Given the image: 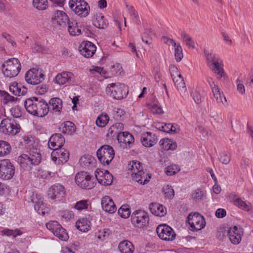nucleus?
Instances as JSON below:
<instances>
[{
    "mask_svg": "<svg viewBox=\"0 0 253 253\" xmlns=\"http://www.w3.org/2000/svg\"><path fill=\"white\" fill-rule=\"evenodd\" d=\"M2 72L5 77L11 78L17 76L21 69L19 60L15 58L6 60L2 64Z\"/></svg>",
    "mask_w": 253,
    "mask_h": 253,
    "instance_id": "f257e3e1",
    "label": "nucleus"
},
{
    "mask_svg": "<svg viewBox=\"0 0 253 253\" xmlns=\"http://www.w3.org/2000/svg\"><path fill=\"white\" fill-rule=\"evenodd\" d=\"M76 184L81 188L91 189L96 185V179L87 172L81 171L75 176Z\"/></svg>",
    "mask_w": 253,
    "mask_h": 253,
    "instance_id": "f03ea898",
    "label": "nucleus"
},
{
    "mask_svg": "<svg viewBox=\"0 0 253 253\" xmlns=\"http://www.w3.org/2000/svg\"><path fill=\"white\" fill-rule=\"evenodd\" d=\"M96 155L102 165L108 166L114 158L115 151L110 145H104L98 149Z\"/></svg>",
    "mask_w": 253,
    "mask_h": 253,
    "instance_id": "7ed1b4c3",
    "label": "nucleus"
},
{
    "mask_svg": "<svg viewBox=\"0 0 253 253\" xmlns=\"http://www.w3.org/2000/svg\"><path fill=\"white\" fill-rule=\"evenodd\" d=\"M69 4L71 9L81 17H85L89 14L90 7L84 0H70Z\"/></svg>",
    "mask_w": 253,
    "mask_h": 253,
    "instance_id": "20e7f679",
    "label": "nucleus"
},
{
    "mask_svg": "<svg viewBox=\"0 0 253 253\" xmlns=\"http://www.w3.org/2000/svg\"><path fill=\"white\" fill-rule=\"evenodd\" d=\"M132 224L138 228H142L147 226L149 221V217L147 212L142 210H136L131 215Z\"/></svg>",
    "mask_w": 253,
    "mask_h": 253,
    "instance_id": "39448f33",
    "label": "nucleus"
},
{
    "mask_svg": "<svg viewBox=\"0 0 253 253\" xmlns=\"http://www.w3.org/2000/svg\"><path fill=\"white\" fill-rule=\"evenodd\" d=\"M0 129L4 134L14 135L20 131V126L14 119L6 118L1 122Z\"/></svg>",
    "mask_w": 253,
    "mask_h": 253,
    "instance_id": "423d86ee",
    "label": "nucleus"
},
{
    "mask_svg": "<svg viewBox=\"0 0 253 253\" xmlns=\"http://www.w3.org/2000/svg\"><path fill=\"white\" fill-rule=\"evenodd\" d=\"M15 168L8 159L0 161V178L3 180L10 179L14 175Z\"/></svg>",
    "mask_w": 253,
    "mask_h": 253,
    "instance_id": "0eeeda50",
    "label": "nucleus"
},
{
    "mask_svg": "<svg viewBox=\"0 0 253 253\" xmlns=\"http://www.w3.org/2000/svg\"><path fill=\"white\" fill-rule=\"evenodd\" d=\"M187 221L191 228V230L193 231L201 230L206 225L203 216L198 212H195L193 214H189L187 217Z\"/></svg>",
    "mask_w": 253,
    "mask_h": 253,
    "instance_id": "6e6552de",
    "label": "nucleus"
},
{
    "mask_svg": "<svg viewBox=\"0 0 253 253\" xmlns=\"http://www.w3.org/2000/svg\"><path fill=\"white\" fill-rule=\"evenodd\" d=\"M46 228L62 241H66L69 238L66 230L56 221H50L46 223Z\"/></svg>",
    "mask_w": 253,
    "mask_h": 253,
    "instance_id": "1a4fd4ad",
    "label": "nucleus"
},
{
    "mask_svg": "<svg viewBox=\"0 0 253 253\" xmlns=\"http://www.w3.org/2000/svg\"><path fill=\"white\" fill-rule=\"evenodd\" d=\"M44 74L41 70L37 68H33L28 70L25 74L26 81L29 84H38L44 80Z\"/></svg>",
    "mask_w": 253,
    "mask_h": 253,
    "instance_id": "9d476101",
    "label": "nucleus"
},
{
    "mask_svg": "<svg viewBox=\"0 0 253 253\" xmlns=\"http://www.w3.org/2000/svg\"><path fill=\"white\" fill-rule=\"evenodd\" d=\"M114 88L112 90L111 95L114 99L121 100L126 97L128 93V87L124 84L112 83L107 85V88Z\"/></svg>",
    "mask_w": 253,
    "mask_h": 253,
    "instance_id": "9b49d317",
    "label": "nucleus"
},
{
    "mask_svg": "<svg viewBox=\"0 0 253 253\" xmlns=\"http://www.w3.org/2000/svg\"><path fill=\"white\" fill-rule=\"evenodd\" d=\"M156 231L159 237L163 240L173 241L176 237L173 229L167 224L159 225Z\"/></svg>",
    "mask_w": 253,
    "mask_h": 253,
    "instance_id": "f8f14e48",
    "label": "nucleus"
},
{
    "mask_svg": "<svg viewBox=\"0 0 253 253\" xmlns=\"http://www.w3.org/2000/svg\"><path fill=\"white\" fill-rule=\"evenodd\" d=\"M65 191L64 186L60 184H55L48 190V198L54 201H60L64 197Z\"/></svg>",
    "mask_w": 253,
    "mask_h": 253,
    "instance_id": "ddd939ff",
    "label": "nucleus"
},
{
    "mask_svg": "<svg viewBox=\"0 0 253 253\" xmlns=\"http://www.w3.org/2000/svg\"><path fill=\"white\" fill-rule=\"evenodd\" d=\"M95 179L99 183L104 185H110L113 182V176L108 170L97 169L95 172Z\"/></svg>",
    "mask_w": 253,
    "mask_h": 253,
    "instance_id": "4468645a",
    "label": "nucleus"
},
{
    "mask_svg": "<svg viewBox=\"0 0 253 253\" xmlns=\"http://www.w3.org/2000/svg\"><path fill=\"white\" fill-rule=\"evenodd\" d=\"M243 233V228L237 226L231 227L228 230L229 240L234 245H238L241 242Z\"/></svg>",
    "mask_w": 253,
    "mask_h": 253,
    "instance_id": "2eb2a0df",
    "label": "nucleus"
},
{
    "mask_svg": "<svg viewBox=\"0 0 253 253\" xmlns=\"http://www.w3.org/2000/svg\"><path fill=\"white\" fill-rule=\"evenodd\" d=\"M81 54L86 58L92 57L96 50L95 45L90 42L84 41L79 47Z\"/></svg>",
    "mask_w": 253,
    "mask_h": 253,
    "instance_id": "dca6fc26",
    "label": "nucleus"
},
{
    "mask_svg": "<svg viewBox=\"0 0 253 253\" xmlns=\"http://www.w3.org/2000/svg\"><path fill=\"white\" fill-rule=\"evenodd\" d=\"M40 97H32L26 99L24 101V106L27 111L30 114L35 116L38 114L37 107L40 100Z\"/></svg>",
    "mask_w": 253,
    "mask_h": 253,
    "instance_id": "f3484780",
    "label": "nucleus"
},
{
    "mask_svg": "<svg viewBox=\"0 0 253 253\" xmlns=\"http://www.w3.org/2000/svg\"><path fill=\"white\" fill-rule=\"evenodd\" d=\"M65 143V138L60 133H55L49 138L48 142L49 148L53 150L62 148Z\"/></svg>",
    "mask_w": 253,
    "mask_h": 253,
    "instance_id": "a211bd4d",
    "label": "nucleus"
},
{
    "mask_svg": "<svg viewBox=\"0 0 253 253\" xmlns=\"http://www.w3.org/2000/svg\"><path fill=\"white\" fill-rule=\"evenodd\" d=\"M140 141L144 146L151 147L156 144L158 138L156 135H153L151 132H147L142 134Z\"/></svg>",
    "mask_w": 253,
    "mask_h": 253,
    "instance_id": "6ab92c4d",
    "label": "nucleus"
},
{
    "mask_svg": "<svg viewBox=\"0 0 253 253\" xmlns=\"http://www.w3.org/2000/svg\"><path fill=\"white\" fill-rule=\"evenodd\" d=\"M68 25V32L71 36H79L82 34L81 25L74 19H72L66 24Z\"/></svg>",
    "mask_w": 253,
    "mask_h": 253,
    "instance_id": "aec40b11",
    "label": "nucleus"
},
{
    "mask_svg": "<svg viewBox=\"0 0 253 253\" xmlns=\"http://www.w3.org/2000/svg\"><path fill=\"white\" fill-rule=\"evenodd\" d=\"M132 178L140 184L143 185L147 183L151 178V175L149 174H145L143 170H138L132 174Z\"/></svg>",
    "mask_w": 253,
    "mask_h": 253,
    "instance_id": "412c9836",
    "label": "nucleus"
},
{
    "mask_svg": "<svg viewBox=\"0 0 253 253\" xmlns=\"http://www.w3.org/2000/svg\"><path fill=\"white\" fill-rule=\"evenodd\" d=\"M150 210L152 214L156 216H164L167 213L166 208L160 204L151 203L149 206Z\"/></svg>",
    "mask_w": 253,
    "mask_h": 253,
    "instance_id": "4be33fe9",
    "label": "nucleus"
},
{
    "mask_svg": "<svg viewBox=\"0 0 253 253\" xmlns=\"http://www.w3.org/2000/svg\"><path fill=\"white\" fill-rule=\"evenodd\" d=\"M37 108V113L38 114H35V116L38 117H43L45 116L49 111L48 104L43 99L41 98H40Z\"/></svg>",
    "mask_w": 253,
    "mask_h": 253,
    "instance_id": "5701e85b",
    "label": "nucleus"
},
{
    "mask_svg": "<svg viewBox=\"0 0 253 253\" xmlns=\"http://www.w3.org/2000/svg\"><path fill=\"white\" fill-rule=\"evenodd\" d=\"M211 88L213 96L216 99L217 102L223 105L227 104L226 97L224 96L223 92L218 87V85L214 84V86H212V84H211Z\"/></svg>",
    "mask_w": 253,
    "mask_h": 253,
    "instance_id": "b1692460",
    "label": "nucleus"
},
{
    "mask_svg": "<svg viewBox=\"0 0 253 253\" xmlns=\"http://www.w3.org/2000/svg\"><path fill=\"white\" fill-rule=\"evenodd\" d=\"M117 139L119 143L128 145L133 143L134 141L133 135L127 131L117 133Z\"/></svg>",
    "mask_w": 253,
    "mask_h": 253,
    "instance_id": "393cba45",
    "label": "nucleus"
},
{
    "mask_svg": "<svg viewBox=\"0 0 253 253\" xmlns=\"http://www.w3.org/2000/svg\"><path fill=\"white\" fill-rule=\"evenodd\" d=\"M52 19L56 21L60 25H62V24L66 25L68 21L71 20L65 12L60 10H57L55 12Z\"/></svg>",
    "mask_w": 253,
    "mask_h": 253,
    "instance_id": "a878e982",
    "label": "nucleus"
},
{
    "mask_svg": "<svg viewBox=\"0 0 253 253\" xmlns=\"http://www.w3.org/2000/svg\"><path fill=\"white\" fill-rule=\"evenodd\" d=\"M9 91L15 95H24L27 92V88L14 82L9 85Z\"/></svg>",
    "mask_w": 253,
    "mask_h": 253,
    "instance_id": "bb28decb",
    "label": "nucleus"
},
{
    "mask_svg": "<svg viewBox=\"0 0 253 253\" xmlns=\"http://www.w3.org/2000/svg\"><path fill=\"white\" fill-rule=\"evenodd\" d=\"M73 74L69 72H63L60 74H58L55 79V83L62 85L68 82L71 80Z\"/></svg>",
    "mask_w": 253,
    "mask_h": 253,
    "instance_id": "cd10ccee",
    "label": "nucleus"
},
{
    "mask_svg": "<svg viewBox=\"0 0 253 253\" xmlns=\"http://www.w3.org/2000/svg\"><path fill=\"white\" fill-rule=\"evenodd\" d=\"M53 154L58 156L59 161H61L62 164L68 161L70 155L69 151L63 148L54 149Z\"/></svg>",
    "mask_w": 253,
    "mask_h": 253,
    "instance_id": "c85d7f7f",
    "label": "nucleus"
},
{
    "mask_svg": "<svg viewBox=\"0 0 253 253\" xmlns=\"http://www.w3.org/2000/svg\"><path fill=\"white\" fill-rule=\"evenodd\" d=\"M28 157L30 158L29 160H30L32 165H38L41 161V155L40 151L37 148H33L30 149Z\"/></svg>",
    "mask_w": 253,
    "mask_h": 253,
    "instance_id": "c756f323",
    "label": "nucleus"
},
{
    "mask_svg": "<svg viewBox=\"0 0 253 253\" xmlns=\"http://www.w3.org/2000/svg\"><path fill=\"white\" fill-rule=\"evenodd\" d=\"M118 248L121 253H132L134 248L131 242L125 240L121 242Z\"/></svg>",
    "mask_w": 253,
    "mask_h": 253,
    "instance_id": "7c9ffc66",
    "label": "nucleus"
},
{
    "mask_svg": "<svg viewBox=\"0 0 253 253\" xmlns=\"http://www.w3.org/2000/svg\"><path fill=\"white\" fill-rule=\"evenodd\" d=\"M211 70L212 71L217 75L218 77H217V79L221 80L222 78L225 79L226 77V74L224 71V69L222 67H221L219 65L218 61H215L214 63H212V65H211Z\"/></svg>",
    "mask_w": 253,
    "mask_h": 253,
    "instance_id": "2f4dec72",
    "label": "nucleus"
},
{
    "mask_svg": "<svg viewBox=\"0 0 253 253\" xmlns=\"http://www.w3.org/2000/svg\"><path fill=\"white\" fill-rule=\"evenodd\" d=\"M76 227L82 232H86L90 228V222L86 218L79 219L76 222Z\"/></svg>",
    "mask_w": 253,
    "mask_h": 253,
    "instance_id": "473e14b6",
    "label": "nucleus"
},
{
    "mask_svg": "<svg viewBox=\"0 0 253 253\" xmlns=\"http://www.w3.org/2000/svg\"><path fill=\"white\" fill-rule=\"evenodd\" d=\"M160 145L162 146L164 150H174L177 147L176 142H173L171 140L168 138H164L160 140Z\"/></svg>",
    "mask_w": 253,
    "mask_h": 253,
    "instance_id": "72a5a7b5",
    "label": "nucleus"
},
{
    "mask_svg": "<svg viewBox=\"0 0 253 253\" xmlns=\"http://www.w3.org/2000/svg\"><path fill=\"white\" fill-rule=\"evenodd\" d=\"M28 155L26 154H22L18 157V162L19 163L21 168L24 169H30L31 166L32 165L30 160H29Z\"/></svg>",
    "mask_w": 253,
    "mask_h": 253,
    "instance_id": "f704fd0d",
    "label": "nucleus"
},
{
    "mask_svg": "<svg viewBox=\"0 0 253 253\" xmlns=\"http://www.w3.org/2000/svg\"><path fill=\"white\" fill-rule=\"evenodd\" d=\"M49 104L52 107L53 112L60 113L62 107V100L59 98H51L49 102Z\"/></svg>",
    "mask_w": 253,
    "mask_h": 253,
    "instance_id": "c9c22d12",
    "label": "nucleus"
},
{
    "mask_svg": "<svg viewBox=\"0 0 253 253\" xmlns=\"http://www.w3.org/2000/svg\"><path fill=\"white\" fill-rule=\"evenodd\" d=\"M95 27L99 29H105L108 26V22L103 15L98 16L93 21Z\"/></svg>",
    "mask_w": 253,
    "mask_h": 253,
    "instance_id": "e433bc0d",
    "label": "nucleus"
},
{
    "mask_svg": "<svg viewBox=\"0 0 253 253\" xmlns=\"http://www.w3.org/2000/svg\"><path fill=\"white\" fill-rule=\"evenodd\" d=\"M206 192L201 188H197L194 190L191 194V198L196 202L201 201L205 198Z\"/></svg>",
    "mask_w": 253,
    "mask_h": 253,
    "instance_id": "4c0bfd02",
    "label": "nucleus"
},
{
    "mask_svg": "<svg viewBox=\"0 0 253 253\" xmlns=\"http://www.w3.org/2000/svg\"><path fill=\"white\" fill-rule=\"evenodd\" d=\"M229 199L233 201L235 205L243 210H249V206L239 198H236V196L233 194L230 195Z\"/></svg>",
    "mask_w": 253,
    "mask_h": 253,
    "instance_id": "58836bf2",
    "label": "nucleus"
},
{
    "mask_svg": "<svg viewBox=\"0 0 253 253\" xmlns=\"http://www.w3.org/2000/svg\"><path fill=\"white\" fill-rule=\"evenodd\" d=\"M11 150V147L9 143L5 141L0 140V156L9 154Z\"/></svg>",
    "mask_w": 253,
    "mask_h": 253,
    "instance_id": "ea45409f",
    "label": "nucleus"
},
{
    "mask_svg": "<svg viewBox=\"0 0 253 253\" xmlns=\"http://www.w3.org/2000/svg\"><path fill=\"white\" fill-rule=\"evenodd\" d=\"M34 208L39 214L42 215H44L46 213H48L49 211L48 208L46 207L45 204L42 200L35 204Z\"/></svg>",
    "mask_w": 253,
    "mask_h": 253,
    "instance_id": "a19ab883",
    "label": "nucleus"
},
{
    "mask_svg": "<svg viewBox=\"0 0 253 253\" xmlns=\"http://www.w3.org/2000/svg\"><path fill=\"white\" fill-rule=\"evenodd\" d=\"M109 117L106 114H100L96 120V124L97 126L103 127H104L108 123Z\"/></svg>",
    "mask_w": 253,
    "mask_h": 253,
    "instance_id": "79ce46f5",
    "label": "nucleus"
},
{
    "mask_svg": "<svg viewBox=\"0 0 253 253\" xmlns=\"http://www.w3.org/2000/svg\"><path fill=\"white\" fill-rule=\"evenodd\" d=\"M33 6L39 10H43L48 6L47 0H33Z\"/></svg>",
    "mask_w": 253,
    "mask_h": 253,
    "instance_id": "37998d69",
    "label": "nucleus"
},
{
    "mask_svg": "<svg viewBox=\"0 0 253 253\" xmlns=\"http://www.w3.org/2000/svg\"><path fill=\"white\" fill-rule=\"evenodd\" d=\"M181 37L182 41L185 42L186 45L192 48H195V42L192 38L185 32L181 34Z\"/></svg>",
    "mask_w": 253,
    "mask_h": 253,
    "instance_id": "c03bdc74",
    "label": "nucleus"
},
{
    "mask_svg": "<svg viewBox=\"0 0 253 253\" xmlns=\"http://www.w3.org/2000/svg\"><path fill=\"white\" fill-rule=\"evenodd\" d=\"M130 212L129 206L127 205H123L118 211L119 215L124 218H128L130 215Z\"/></svg>",
    "mask_w": 253,
    "mask_h": 253,
    "instance_id": "a18cd8bd",
    "label": "nucleus"
},
{
    "mask_svg": "<svg viewBox=\"0 0 253 253\" xmlns=\"http://www.w3.org/2000/svg\"><path fill=\"white\" fill-rule=\"evenodd\" d=\"M76 127L74 123L70 121H67L64 123L62 128V132L64 133L71 134L75 130Z\"/></svg>",
    "mask_w": 253,
    "mask_h": 253,
    "instance_id": "49530a36",
    "label": "nucleus"
},
{
    "mask_svg": "<svg viewBox=\"0 0 253 253\" xmlns=\"http://www.w3.org/2000/svg\"><path fill=\"white\" fill-rule=\"evenodd\" d=\"M180 170L178 166L172 165L168 166L165 169V172L168 175H173L179 171Z\"/></svg>",
    "mask_w": 253,
    "mask_h": 253,
    "instance_id": "de8ad7c7",
    "label": "nucleus"
},
{
    "mask_svg": "<svg viewBox=\"0 0 253 253\" xmlns=\"http://www.w3.org/2000/svg\"><path fill=\"white\" fill-rule=\"evenodd\" d=\"M27 197L29 202L30 201L33 203H35V204L41 201L40 195L34 192H29L26 196V197Z\"/></svg>",
    "mask_w": 253,
    "mask_h": 253,
    "instance_id": "09e8293b",
    "label": "nucleus"
},
{
    "mask_svg": "<svg viewBox=\"0 0 253 253\" xmlns=\"http://www.w3.org/2000/svg\"><path fill=\"white\" fill-rule=\"evenodd\" d=\"M103 206L104 207H102V209L104 211H105L109 213H113L115 212L117 210V208H116L113 201L111 202L110 203L107 204L106 206V205H104Z\"/></svg>",
    "mask_w": 253,
    "mask_h": 253,
    "instance_id": "8fccbe9b",
    "label": "nucleus"
},
{
    "mask_svg": "<svg viewBox=\"0 0 253 253\" xmlns=\"http://www.w3.org/2000/svg\"><path fill=\"white\" fill-rule=\"evenodd\" d=\"M174 56L177 62H180L183 57L182 47L179 43L177 44V47L174 48Z\"/></svg>",
    "mask_w": 253,
    "mask_h": 253,
    "instance_id": "3c124183",
    "label": "nucleus"
},
{
    "mask_svg": "<svg viewBox=\"0 0 253 253\" xmlns=\"http://www.w3.org/2000/svg\"><path fill=\"white\" fill-rule=\"evenodd\" d=\"M93 158L90 155H84L80 159L81 165L83 167H88L90 164Z\"/></svg>",
    "mask_w": 253,
    "mask_h": 253,
    "instance_id": "603ef678",
    "label": "nucleus"
},
{
    "mask_svg": "<svg viewBox=\"0 0 253 253\" xmlns=\"http://www.w3.org/2000/svg\"><path fill=\"white\" fill-rule=\"evenodd\" d=\"M163 192L165 197L168 198V199H171L174 197V190L169 185H167L164 187Z\"/></svg>",
    "mask_w": 253,
    "mask_h": 253,
    "instance_id": "864d4df0",
    "label": "nucleus"
},
{
    "mask_svg": "<svg viewBox=\"0 0 253 253\" xmlns=\"http://www.w3.org/2000/svg\"><path fill=\"white\" fill-rule=\"evenodd\" d=\"M2 232L4 235L8 236H12L14 238L18 235L22 234V232L18 229L11 230L9 229H5L2 231Z\"/></svg>",
    "mask_w": 253,
    "mask_h": 253,
    "instance_id": "5fc2aeb1",
    "label": "nucleus"
},
{
    "mask_svg": "<svg viewBox=\"0 0 253 253\" xmlns=\"http://www.w3.org/2000/svg\"><path fill=\"white\" fill-rule=\"evenodd\" d=\"M204 53L208 65L210 67L211 66L212 63H214L215 61H218V59L216 58L215 55H213L211 53H209L206 50L204 51Z\"/></svg>",
    "mask_w": 253,
    "mask_h": 253,
    "instance_id": "6e6d98bb",
    "label": "nucleus"
},
{
    "mask_svg": "<svg viewBox=\"0 0 253 253\" xmlns=\"http://www.w3.org/2000/svg\"><path fill=\"white\" fill-rule=\"evenodd\" d=\"M149 108L153 113L163 114V111L161 106L155 103H151L148 105Z\"/></svg>",
    "mask_w": 253,
    "mask_h": 253,
    "instance_id": "4d7b16f0",
    "label": "nucleus"
},
{
    "mask_svg": "<svg viewBox=\"0 0 253 253\" xmlns=\"http://www.w3.org/2000/svg\"><path fill=\"white\" fill-rule=\"evenodd\" d=\"M173 127H174V126L171 124H165L164 125V128H163V131L167 133H178V131H177V129H173Z\"/></svg>",
    "mask_w": 253,
    "mask_h": 253,
    "instance_id": "13d9d810",
    "label": "nucleus"
},
{
    "mask_svg": "<svg viewBox=\"0 0 253 253\" xmlns=\"http://www.w3.org/2000/svg\"><path fill=\"white\" fill-rule=\"evenodd\" d=\"M48 87L46 84H42L38 85L35 89V92L37 94L42 95L47 92Z\"/></svg>",
    "mask_w": 253,
    "mask_h": 253,
    "instance_id": "bf43d9fd",
    "label": "nucleus"
},
{
    "mask_svg": "<svg viewBox=\"0 0 253 253\" xmlns=\"http://www.w3.org/2000/svg\"><path fill=\"white\" fill-rule=\"evenodd\" d=\"M88 204L87 200H81L77 202L75 208L78 210H82L87 208Z\"/></svg>",
    "mask_w": 253,
    "mask_h": 253,
    "instance_id": "052dcab7",
    "label": "nucleus"
},
{
    "mask_svg": "<svg viewBox=\"0 0 253 253\" xmlns=\"http://www.w3.org/2000/svg\"><path fill=\"white\" fill-rule=\"evenodd\" d=\"M175 85L177 87L178 89H181L183 90H186V88L185 83L183 79H179L176 80H175Z\"/></svg>",
    "mask_w": 253,
    "mask_h": 253,
    "instance_id": "680f3d73",
    "label": "nucleus"
},
{
    "mask_svg": "<svg viewBox=\"0 0 253 253\" xmlns=\"http://www.w3.org/2000/svg\"><path fill=\"white\" fill-rule=\"evenodd\" d=\"M219 160L222 164L227 165L230 161V157L226 152H223L220 154Z\"/></svg>",
    "mask_w": 253,
    "mask_h": 253,
    "instance_id": "e2e57ef3",
    "label": "nucleus"
},
{
    "mask_svg": "<svg viewBox=\"0 0 253 253\" xmlns=\"http://www.w3.org/2000/svg\"><path fill=\"white\" fill-rule=\"evenodd\" d=\"M122 69V67L119 64L113 65L110 67V72L112 76L117 75L118 73H120V71Z\"/></svg>",
    "mask_w": 253,
    "mask_h": 253,
    "instance_id": "0e129e2a",
    "label": "nucleus"
},
{
    "mask_svg": "<svg viewBox=\"0 0 253 253\" xmlns=\"http://www.w3.org/2000/svg\"><path fill=\"white\" fill-rule=\"evenodd\" d=\"M32 48L33 51L34 52L42 53L45 50V48L43 46L37 42L35 43Z\"/></svg>",
    "mask_w": 253,
    "mask_h": 253,
    "instance_id": "69168bd1",
    "label": "nucleus"
},
{
    "mask_svg": "<svg viewBox=\"0 0 253 253\" xmlns=\"http://www.w3.org/2000/svg\"><path fill=\"white\" fill-rule=\"evenodd\" d=\"M109 230H99L96 235L98 239L101 240H104L109 236Z\"/></svg>",
    "mask_w": 253,
    "mask_h": 253,
    "instance_id": "338daca9",
    "label": "nucleus"
},
{
    "mask_svg": "<svg viewBox=\"0 0 253 253\" xmlns=\"http://www.w3.org/2000/svg\"><path fill=\"white\" fill-rule=\"evenodd\" d=\"M192 95L196 104H199L202 102V96L199 92L196 90L193 91L192 92Z\"/></svg>",
    "mask_w": 253,
    "mask_h": 253,
    "instance_id": "774afa93",
    "label": "nucleus"
}]
</instances>
